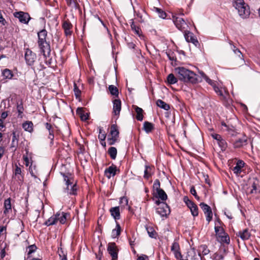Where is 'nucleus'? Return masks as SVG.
Instances as JSON below:
<instances>
[{
	"mask_svg": "<svg viewBox=\"0 0 260 260\" xmlns=\"http://www.w3.org/2000/svg\"><path fill=\"white\" fill-rule=\"evenodd\" d=\"M176 76L179 80L184 83L196 84L202 81V79L193 71L183 67H179L175 69Z\"/></svg>",
	"mask_w": 260,
	"mask_h": 260,
	"instance_id": "nucleus-1",
	"label": "nucleus"
},
{
	"mask_svg": "<svg viewBox=\"0 0 260 260\" xmlns=\"http://www.w3.org/2000/svg\"><path fill=\"white\" fill-rule=\"evenodd\" d=\"M215 232L217 237V240L220 242L229 243L230 237L225 233L224 229L220 226H215Z\"/></svg>",
	"mask_w": 260,
	"mask_h": 260,
	"instance_id": "nucleus-2",
	"label": "nucleus"
},
{
	"mask_svg": "<svg viewBox=\"0 0 260 260\" xmlns=\"http://www.w3.org/2000/svg\"><path fill=\"white\" fill-rule=\"evenodd\" d=\"M173 21L177 28L183 32L187 31L188 25L184 20L179 17L173 16Z\"/></svg>",
	"mask_w": 260,
	"mask_h": 260,
	"instance_id": "nucleus-3",
	"label": "nucleus"
},
{
	"mask_svg": "<svg viewBox=\"0 0 260 260\" xmlns=\"http://www.w3.org/2000/svg\"><path fill=\"white\" fill-rule=\"evenodd\" d=\"M39 48L44 58L49 57L51 54L50 43L48 42H38Z\"/></svg>",
	"mask_w": 260,
	"mask_h": 260,
	"instance_id": "nucleus-4",
	"label": "nucleus"
},
{
	"mask_svg": "<svg viewBox=\"0 0 260 260\" xmlns=\"http://www.w3.org/2000/svg\"><path fill=\"white\" fill-rule=\"evenodd\" d=\"M13 15L15 18H18L21 23L24 24H28L31 19L28 13L23 11L16 12L13 13Z\"/></svg>",
	"mask_w": 260,
	"mask_h": 260,
	"instance_id": "nucleus-5",
	"label": "nucleus"
},
{
	"mask_svg": "<svg viewBox=\"0 0 260 260\" xmlns=\"http://www.w3.org/2000/svg\"><path fill=\"white\" fill-rule=\"evenodd\" d=\"M200 206L206 215V220L209 223L212 220L213 216L211 207L204 203H200Z\"/></svg>",
	"mask_w": 260,
	"mask_h": 260,
	"instance_id": "nucleus-6",
	"label": "nucleus"
},
{
	"mask_svg": "<svg viewBox=\"0 0 260 260\" xmlns=\"http://www.w3.org/2000/svg\"><path fill=\"white\" fill-rule=\"evenodd\" d=\"M156 212L161 217H167L170 213L169 206L165 203H162L160 206L156 209Z\"/></svg>",
	"mask_w": 260,
	"mask_h": 260,
	"instance_id": "nucleus-7",
	"label": "nucleus"
},
{
	"mask_svg": "<svg viewBox=\"0 0 260 260\" xmlns=\"http://www.w3.org/2000/svg\"><path fill=\"white\" fill-rule=\"evenodd\" d=\"M107 250L112 257V260L117 259L118 250L115 243H109Z\"/></svg>",
	"mask_w": 260,
	"mask_h": 260,
	"instance_id": "nucleus-8",
	"label": "nucleus"
},
{
	"mask_svg": "<svg viewBox=\"0 0 260 260\" xmlns=\"http://www.w3.org/2000/svg\"><path fill=\"white\" fill-rule=\"evenodd\" d=\"M25 59L26 63L29 66H31L36 59V55L31 50L27 49L25 51Z\"/></svg>",
	"mask_w": 260,
	"mask_h": 260,
	"instance_id": "nucleus-9",
	"label": "nucleus"
},
{
	"mask_svg": "<svg viewBox=\"0 0 260 260\" xmlns=\"http://www.w3.org/2000/svg\"><path fill=\"white\" fill-rule=\"evenodd\" d=\"M184 38L187 42H191L194 44L196 47H198L200 45L199 41L195 38L193 34L189 31H186L184 32Z\"/></svg>",
	"mask_w": 260,
	"mask_h": 260,
	"instance_id": "nucleus-10",
	"label": "nucleus"
},
{
	"mask_svg": "<svg viewBox=\"0 0 260 260\" xmlns=\"http://www.w3.org/2000/svg\"><path fill=\"white\" fill-rule=\"evenodd\" d=\"M117 171L119 172V170L117 169V167L115 165L112 164L111 166L106 169L104 174L109 179L111 176H114Z\"/></svg>",
	"mask_w": 260,
	"mask_h": 260,
	"instance_id": "nucleus-11",
	"label": "nucleus"
},
{
	"mask_svg": "<svg viewBox=\"0 0 260 260\" xmlns=\"http://www.w3.org/2000/svg\"><path fill=\"white\" fill-rule=\"evenodd\" d=\"M62 27L64 31L66 36H71L72 34L71 29L73 28V25L69 20L64 21L62 25Z\"/></svg>",
	"mask_w": 260,
	"mask_h": 260,
	"instance_id": "nucleus-12",
	"label": "nucleus"
},
{
	"mask_svg": "<svg viewBox=\"0 0 260 260\" xmlns=\"http://www.w3.org/2000/svg\"><path fill=\"white\" fill-rule=\"evenodd\" d=\"M238 10L239 15L243 18H246L250 14V11L248 6L246 4L241 7L237 9Z\"/></svg>",
	"mask_w": 260,
	"mask_h": 260,
	"instance_id": "nucleus-13",
	"label": "nucleus"
},
{
	"mask_svg": "<svg viewBox=\"0 0 260 260\" xmlns=\"http://www.w3.org/2000/svg\"><path fill=\"white\" fill-rule=\"evenodd\" d=\"M64 192L70 195H76L77 193V186L76 183L73 185L66 186L64 189Z\"/></svg>",
	"mask_w": 260,
	"mask_h": 260,
	"instance_id": "nucleus-14",
	"label": "nucleus"
},
{
	"mask_svg": "<svg viewBox=\"0 0 260 260\" xmlns=\"http://www.w3.org/2000/svg\"><path fill=\"white\" fill-rule=\"evenodd\" d=\"M45 126L46 128L48 130V131L49 132V135H48V139H49L50 140V141H51L50 144L52 145L53 144V140H54V129L53 127H52V125L48 122L45 123Z\"/></svg>",
	"mask_w": 260,
	"mask_h": 260,
	"instance_id": "nucleus-15",
	"label": "nucleus"
},
{
	"mask_svg": "<svg viewBox=\"0 0 260 260\" xmlns=\"http://www.w3.org/2000/svg\"><path fill=\"white\" fill-rule=\"evenodd\" d=\"M121 108V102L120 100H115L113 101V112L115 115H119Z\"/></svg>",
	"mask_w": 260,
	"mask_h": 260,
	"instance_id": "nucleus-16",
	"label": "nucleus"
},
{
	"mask_svg": "<svg viewBox=\"0 0 260 260\" xmlns=\"http://www.w3.org/2000/svg\"><path fill=\"white\" fill-rule=\"evenodd\" d=\"M109 211L111 216L115 219H119L120 218V208L119 206L112 207L110 209Z\"/></svg>",
	"mask_w": 260,
	"mask_h": 260,
	"instance_id": "nucleus-17",
	"label": "nucleus"
},
{
	"mask_svg": "<svg viewBox=\"0 0 260 260\" xmlns=\"http://www.w3.org/2000/svg\"><path fill=\"white\" fill-rule=\"evenodd\" d=\"M61 174L63 177V180L66 182V186L73 185L74 184V179L70 173L67 174L61 173Z\"/></svg>",
	"mask_w": 260,
	"mask_h": 260,
	"instance_id": "nucleus-18",
	"label": "nucleus"
},
{
	"mask_svg": "<svg viewBox=\"0 0 260 260\" xmlns=\"http://www.w3.org/2000/svg\"><path fill=\"white\" fill-rule=\"evenodd\" d=\"M245 165L244 162L242 160H239L237 161L236 166L233 169V172L236 175H238L242 171V168Z\"/></svg>",
	"mask_w": 260,
	"mask_h": 260,
	"instance_id": "nucleus-19",
	"label": "nucleus"
},
{
	"mask_svg": "<svg viewBox=\"0 0 260 260\" xmlns=\"http://www.w3.org/2000/svg\"><path fill=\"white\" fill-rule=\"evenodd\" d=\"M47 31L45 29H43L38 32V42H46Z\"/></svg>",
	"mask_w": 260,
	"mask_h": 260,
	"instance_id": "nucleus-20",
	"label": "nucleus"
},
{
	"mask_svg": "<svg viewBox=\"0 0 260 260\" xmlns=\"http://www.w3.org/2000/svg\"><path fill=\"white\" fill-rule=\"evenodd\" d=\"M60 215L59 213H57L54 216L50 217L47 221H45L44 224L47 226L56 224L57 221V217Z\"/></svg>",
	"mask_w": 260,
	"mask_h": 260,
	"instance_id": "nucleus-21",
	"label": "nucleus"
},
{
	"mask_svg": "<svg viewBox=\"0 0 260 260\" xmlns=\"http://www.w3.org/2000/svg\"><path fill=\"white\" fill-rule=\"evenodd\" d=\"M237 235L240 237L243 240H246L250 238L251 234L248 230L246 229L242 231H239Z\"/></svg>",
	"mask_w": 260,
	"mask_h": 260,
	"instance_id": "nucleus-22",
	"label": "nucleus"
},
{
	"mask_svg": "<svg viewBox=\"0 0 260 260\" xmlns=\"http://www.w3.org/2000/svg\"><path fill=\"white\" fill-rule=\"evenodd\" d=\"M77 114L79 115L81 119L83 121H86L88 119L89 115L88 113H85L82 108H78L76 111Z\"/></svg>",
	"mask_w": 260,
	"mask_h": 260,
	"instance_id": "nucleus-23",
	"label": "nucleus"
},
{
	"mask_svg": "<svg viewBox=\"0 0 260 260\" xmlns=\"http://www.w3.org/2000/svg\"><path fill=\"white\" fill-rule=\"evenodd\" d=\"M133 108L137 113L136 117L137 120L138 121H142L143 119V109L137 106H133Z\"/></svg>",
	"mask_w": 260,
	"mask_h": 260,
	"instance_id": "nucleus-24",
	"label": "nucleus"
},
{
	"mask_svg": "<svg viewBox=\"0 0 260 260\" xmlns=\"http://www.w3.org/2000/svg\"><path fill=\"white\" fill-rule=\"evenodd\" d=\"M119 132L116 124H112L110 128V135L111 137L117 139L119 137Z\"/></svg>",
	"mask_w": 260,
	"mask_h": 260,
	"instance_id": "nucleus-25",
	"label": "nucleus"
},
{
	"mask_svg": "<svg viewBox=\"0 0 260 260\" xmlns=\"http://www.w3.org/2000/svg\"><path fill=\"white\" fill-rule=\"evenodd\" d=\"M18 143V139L16 137V134L15 132H13L12 133V140L10 148L12 149H14L13 150L15 151L17 148Z\"/></svg>",
	"mask_w": 260,
	"mask_h": 260,
	"instance_id": "nucleus-26",
	"label": "nucleus"
},
{
	"mask_svg": "<svg viewBox=\"0 0 260 260\" xmlns=\"http://www.w3.org/2000/svg\"><path fill=\"white\" fill-rule=\"evenodd\" d=\"M143 129L146 133H149L154 129V125L151 122L145 121L143 124Z\"/></svg>",
	"mask_w": 260,
	"mask_h": 260,
	"instance_id": "nucleus-27",
	"label": "nucleus"
},
{
	"mask_svg": "<svg viewBox=\"0 0 260 260\" xmlns=\"http://www.w3.org/2000/svg\"><path fill=\"white\" fill-rule=\"evenodd\" d=\"M156 194L155 197L159 199L162 201H166L168 198L167 194L162 189H158V191H156Z\"/></svg>",
	"mask_w": 260,
	"mask_h": 260,
	"instance_id": "nucleus-28",
	"label": "nucleus"
},
{
	"mask_svg": "<svg viewBox=\"0 0 260 260\" xmlns=\"http://www.w3.org/2000/svg\"><path fill=\"white\" fill-rule=\"evenodd\" d=\"M247 144V139L245 138L239 139L236 140L234 143V147L235 148H240Z\"/></svg>",
	"mask_w": 260,
	"mask_h": 260,
	"instance_id": "nucleus-29",
	"label": "nucleus"
},
{
	"mask_svg": "<svg viewBox=\"0 0 260 260\" xmlns=\"http://www.w3.org/2000/svg\"><path fill=\"white\" fill-rule=\"evenodd\" d=\"M11 198H9L6 200H5L4 206L5 210L4 211V213L5 214H7L10 210H11L12 206H11Z\"/></svg>",
	"mask_w": 260,
	"mask_h": 260,
	"instance_id": "nucleus-30",
	"label": "nucleus"
},
{
	"mask_svg": "<svg viewBox=\"0 0 260 260\" xmlns=\"http://www.w3.org/2000/svg\"><path fill=\"white\" fill-rule=\"evenodd\" d=\"M22 127L25 131L31 133L33 131V123L31 121H25L22 124Z\"/></svg>",
	"mask_w": 260,
	"mask_h": 260,
	"instance_id": "nucleus-31",
	"label": "nucleus"
},
{
	"mask_svg": "<svg viewBox=\"0 0 260 260\" xmlns=\"http://www.w3.org/2000/svg\"><path fill=\"white\" fill-rule=\"evenodd\" d=\"M178 80V77H176L172 73L169 74L167 78V81L169 84H174L177 82Z\"/></svg>",
	"mask_w": 260,
	"mask_h": 260,
	"instance_id": "nucleus-32",
	"label": "nucleus"
},
{
	"mask_svg": "<svg viewBox=\"0 0 260 260\" xmlns=\"http://www.w3.org/2000/svg\"><path fill=\"white\" fill-rule=\"evenodd\" d=\"M156 104L158 107L165 110H169L170 109V106L169 104L159 99L157 100Z\"/></svg>",
	"mask_w": 260,
	"mask_h": 260,
	"instance_id": "nucleus-33",
	"label": "nucleus"
},
{
	"mask_svg": "<svg viewBox=\"0 0 260 260\" xmlns=\"http://www.w3.org/2000/svg\"><path fill=\"white\" fill-rule=\"evenodd\" d=\"M131 27L132 30L138 36H140L141 35V30L139 26L135 25L133 19H131Z\"/></svg>",
	"mask_w": 260,
	"mask_h": 260,
	"instance_id": "nucleus-34",
	"label": "nucleus"
},
{
	"mask_svg": "<svg viewBox=\"0 0 260 260\" xmlns=\"http://www.w3.org/2000/svg\"><path fill=\"white\" fill-rule=\"evenodd\" d=\"M17 110L18 113V117L20 118H22V114L24 111V108L23 106V102L22 100H21L19 102H17Z\"/></svg>",
	"mask_w": 260,
	"mask_h": 260,
	"instance_id": "nucleus-35",
	"label": "nucleus"
},
{
	"mask_svg": "<svg viewBox=\"0 0 260 260\" xmlns=\"http://www.w3.org/2000/svg\"><path fill=\"white\" fill-rule=\"evenodd\" d=\"M59 213L60 215L57 217V221H59L61 224H64L67 220V216H69V214L63 212Z\"/></svg>",
	"mask_w": 260,
	"mask_h": 260,
	"instance_id": "nucleus-36",
	"label": "nucleus"
},
{
	"mask_svg": "<svg viewBox=\"0 0 260 260\" xmlns=\"http://www.w3.org/2000/svg\"><path fill=\"white\" fill-rule=\"evenodd\" d=\"M116 229L113 230L112 232V237L113 238H116L119 236L121 233V227L120 226V224L117 221H116Z\"/></svg>",
	"mask_w": 260,
	"mask_h": 260,
	"instance_id": "nucleus-37",
	"label": "nucleus"
},
{
	"mask_svg": "<svg viewBox=\"0 0 260 260\" xmlns=\"http://www.w3.org/2000/svg\"><path fill=\"white\" fill-rule=\"evenodd\" d=\"M108 153L112 159H115L117 156V150L114 147H111L109 148Z\"/></svg>",
	"mask_w": 260,
	"mask_h": 260,
	"instance_id": "nucleus-38",
	"label": "nucleus"
},
{
	"mask_svg": "<svg viewBox=\"0 0 260 260\" xmlns=\"http://www.w3.org/2000/svg\"><path fill=\"white\" fill-rule=\"evenodd\" d=\"M151 170L152 168L149 166L145 165L144 175L145 179H148L151 176Z\"/></svg>",
	"mask_w": 260,
	"mask_h": 260,
	"instance_id": "nucleus-39",
	"label": "nucleus"
},
{
	"mask_svg": "<svg viewBox=\"0 0 260 260\" xmlns=\"http://www.w3.org/2000/svg\"><path fill=\"white\" fill-rule=\"evenodd\" d=\"M199 255H201L200 253L202 252V254L206 255L210 252L209 249L208 248L207 246L206 245H202L199 248Z\"/></svg>",
	"mask_w": 260,
	"mask_h": 260,
	"instance_id": "nucleus-40",
	"label": "nucleus"
},
{
	"mask_svg": "<svg viewBox=\"0 0 260 260\" xmlns=\"http://www.w3.org/2000/svg\"><path fill=\"white\" fill-rule=\"evenodd\" d=\"M153 10L158 14V16L160 18H161L162 19L166 18L167 16V14L162 9L154 7Z\"/></svg>",
	"mask_w": 260,
	"mask_h": 260,
	"instance_id": "nucleus-41",
	"label": "nucleus"
},
{
	"mask_svg": "<svg viewBox=\"0 0 260 260\" xmlns=\"http://www.w3.org/2000/svg\"><path fill=\"white\" fill-rule=\"evenodd\" d=\"M191 211V214L194 217L197 216L199 214L198 212V207L194 203L192 205H190V206L188 207Z\"/></svg>",
	"mask_w": 260,
	"mask_h": 260,
	"instance_id": "nucleus-42",
	"label": "nucleus"
},
{
	"mask_svg": "<svg viewBox=\"0 0 260 260\" xmlns=\"http://www.w3.org/2000/svg\"><path fill=\"white\" fill-rule=\"evenodd\" d=\"M3 76L6 79H10L13 76V74L11 70L8 69H5L2 72Z\"/></svg>",
	"mask_w": 260,
	"mask_h": 260,
	"instance_id": "nucleus-43",
	"label": "nucleus"
},
{
	"mask_svg": "<svg viewBox=\"0 0 260 260\" xmlns=\"http://www.w3.org/2000/svg\"><path fill=\"white\" fill-rule=\"evenodd\" d=\"M108 88L112 95L118 96L119 93L118 89L115 86L113 85H109Z\"/></svg>",
	"mask_w": 260,
	"mask_h": 260,
	"instance_id": "nucleus-44",
	"label": "nucleus"
},
{
	"mask_svg": "<svg viewBox=\"0 0 260 260\" xmlns=\"http://www.w3.org/2000/svg\"><path fill=\"white\" fill-rule=\"evenodd\" d=\"M246 4L243 0H234L233 3V6L236 9H238L243 6H245Z\"/></svg>",
	"mask_w": 260,
	"mask_h": 260,
	"instance_id": "nucleus-45",
	"label": "nucleus"
},
{
	"mask_svg": "<svg viewBox=\"0 0 260 260\" xmlns=\"http://www.w3.org/2000/svg\"><path fill=\"white\" fill-rule=\"evenodd\" d=\"M218 146L221 148V150L222 151L225 150L226 148H227L228 144L226 142L225 140H224L223 138L221 139L218 143H217Z\"/></svg>",
	"mask_w": 260,
	"mask_h": 260,
	"instance_id": "nucleus-46",
	"label": "nucleus"
},
{
	"mask_svg": "<svg viewBox=\"0 0 260 260\" xmlns=\"http://www.w3.org/2000/svg\"><path fill=\"white\" fill-rule=\"evenodd\" d=\"M58 253L59 257L61 258V260H67V253L64 252L61 247L58 248Z\"/></svg>",
	"mask_w": 260,
	"mask_h": 260,
	"instance_id": "nucleus-47",
	"label": "nucleus"
},
{
	"mask_svg": "<svg viewBox=\"0 0 260 260\" xmlns=\"http://www.w3.org/2000/svg\"><path fill=\"white\" fill-rule=\"evenodd\" d=\"M146 230L147 231L149 237L151 238H155V235H156V232L154 231L153 228L152 227H147Z\"/></svg>",
	"mask_w": 260,
	"mask_h": 260,
	"instance_id": "nucleus-48",
	"label": "nucleus"
},
{
	"mask_svg": "<svg viewBox=\"0 0 260 260\" xmlns=\"http://www.w3.org/2000/svg\"><path fill=\"white\" fill-rule=\"evenodd\" d=\"M99 129V139L100 141H104L106 137V134L104 132H103V129L102 127H100Z\"/></svg>",
	"mask_w": 260,
	"mask_h": 260,
	"instance_id": "nucleus-49",
	"label": "nucleus"
},
{
	"mask_svg": "<svg viewBox=\"0 0 260 260\" xmlns=\"http://www.w3.org/2000/svg\"><path fill=\"white\" fill-rule=\"evenodd\" d=\"M167 55L169 59L171 61L176 60V58L175 57L174 53L172 51H169L166 52Z\"/></svg>",
	"mask_w": 260,
	"mask_h": 260,
	"instance_id": "nucleus-50",
	"label": "nucleus"
},
{
	"mask_svg": "<svg viewBox=\"0 0 260 260\" xmlns=\"http://www.w3.org/2000/svg\"><path fill=\"white\" fill-rule=\"evenodd\" d=\"M160 183L158 179H156L153 183V187L156 190V191H158V189H161L160 187Z\"/></svg>",
	"mask_w": 260,
	"mask_h": 260,
	"instance_id": "nucleus-51",
	"label": "nucleus"
},
{
	"mask_svg": "<svg viewBox=\"0 0 260 260\" xmlns=\"http://www.w3.org/2000/svg\"><path fill=\"white\" fill-rule=\"evenodd\" d=\"M171 251L174 252L180 250V247L179 243L177 242H174L171 246Z\"/></svg>",
	"mask_w": 260,
	"mask_h": 260,
	"instance_id": "nucleus-52",
	"label": "nucleus"
},
{
	"mask_svg": "<svg viewBox=\"0 0 260 260\" xmlns=\"http://www.w3.org/2000/svg\"><path fill=\"white\" fill-rule=\"evenodd\" d=\"M119 204L122 205V206L125 207L128 204V199L125 197L120 198Z\"/></svg>",
	"mask_w": 260,
	"mask_h": 260,
	"instance_id": "nucleus-53",
	"label": "nucleus"
},
{
	"mask_svg": "<svg viewBox=\"0 0 260 260\" xmlns=\"http://www.w3.org/2000/svg\"><path fill=\"white\" fill-rule=\"evenodd\" d=\"M226 130L229 132V134L232 136H234L236 135L235 128L232 125L228 126Z\"/></svg>",
	"mask_w": 260,
	"mask_h": 260,
	"instance_id": "nucleus-54",
	"label": "nucleus"
},
{
	"mask_svg": "<svg viewBox=\"0 0 260 260\" xmlns=\"http://www.w3.org/2000/svg\"><path fill=\"white\" fill-rule=\"evenodd\" d=\"M28 248L29 249V251L28 252L27 255L29 256L30 254H31L32 253L34 252L37 249V246L36 245L33 244L29 245L28 247Z\"/></svg>",
	"mask_w": 260,
	"mask_h": 260,
	"instance_id": "nucleus-55",
	"label": "nucleus"
},
{
	"mask_svg": "<svg viewBox=\"0 0 260 260\" xmlns=\"http://www.w3.org/2000/svg\"><path fill=\"white\" fill-rule=\"evenodd\" d=\"M258 180L257 179H254L252 184V189L251 190V193H253L254 191H255V192H256V190L257 189V185L258 184Z\"/></svg>",
	"mask_w": 260,
	"mask_h": 260,
	"instance_id": "nucleus-56",
	"label": "nucleus"
},
{
	"mask_svg": "<svg viewBox=\"0 0 260 260\" xmlns=\"http://www.w3.org/2000/svg\"><path fill=\"white\" fill-rule=\"evenodd\" d=\"M183 201L186 204V205H187V207H189V206H190V205H192L193 203V202L192 201H191V200H190L188 199V197H187V196L184 197Z\"/></svg>",
	"mask_w": 260,
	"mask_h": 260,
	"instance_id": "nucleus-57",
	"label": "nucleus"
},
{
	"mask_svg": "<svg viewBox=\"0 0 260 260\" xmlns=\"http://www.w3.org/2000/svg\"><path fill=\"white\" fill-rule=\"evenodd\" d=\"M213 87V89L215 91V92L220 96H223V93L222 91L220 88L215 84L214 86H212Z\"/></svg>",
	"mask_w": 260,
	"mask_h": 260,
	"instance_id": "nucleus-58",
	"label": "nucleus"
},
{
	"mask_svg": "<svg viewBox=\"0 0 260 260\" xmlns=\"http://www.w3.org/2000/svg\"><path fill=\"white\" fill-rule=\"evenodd\" d=\"M109 145H113L117 141V139L114 138H108L107 139Z\"/></svg>",
	"mask_w": 260,
	"mask_h": 260,
	"instance_id": "nucleus-59",
	"label": "nucleus"
},
{
	"mask_svg": "<svg viewBox=\"0 0 260 260\" xmlns=\"http://www.w3.org/2000/svg\"><path fill=\"white\" fill-rule=\"evenodd\" d=\"M15 169L14 171V174L15 176H18L21 175V168H19L17 165H15Z\"/></svg>",
	"mask_w": 260,
	"mask_h": 260,
	"instance_id": "nucleus-60",
	"label": "nucleus"
},
{
	"mask_svg": "<svg viewBox=\"0 0 260 260\" xmlns=\"http://www.w3.org/2000/svg\"><path fill=\"white\" fill-rule=\"evenodd\" d=\"M0 23L2 25H6L7 24V22L2 16V12L0 10Z\"/></svg>",
	"mask_w": 260,
	"mask_h": 260,
	"instance_id": "nucleus-61",
	"label": "nucleus"
},
{
	"mask_svg": "<svg viewBox=\"0 0 260 260\" xmlns=\"http://www.w3.org/2000/svg\"><path fill=\"white\" fill-rule=\"evenodd\" d=\"M212 138L216 140L217 141V142L218 143L221 139H222V137L219 135V134H212Z\"/></svg>",
	"mask_w": 260,
	"mask_h": 260,
	"instance_id": "nucleus-62",
	"label": "nucleus"
},
{
	"mask_svg": "<svg viewBox=\"0 0 260 260\" xmlns=\"http://www.w3.org/2000/svg\"><path fill=\"white\" fill-rule=\"evenodd\" d=\"M204 79L209 84L211 85L212 86L215 84V82L213 80L210 79L207 76L205 77Z\"/></svg>",
	"mask_w": 260,
	"mask_h": 260,
	"instance_id": "nucleus-63",
	"label": "nucleus"
},
{
	"mask_svg": "<svg viewBox=\"0 0 260 260\" xmlns=\"http://www.w3.org/2000/svg\"><path fill=\"white\" fill-rule=\"evenodd\" d=\"M74 90L75 94L77 98L78 96H80L81 92L79 90V89L78 88L76 84H74Z\"/></svg>",
	"mask_w": 260,
	"mask_h": 260,
	"instance_id": "nucleus-64",
	"label": "nucleus"
}]
</instances>
